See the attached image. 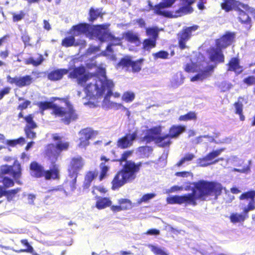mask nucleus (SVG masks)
<instances>
[{
    "mask_svg": "<svg viewBox=\"0 0 255 255\" xmlns=\"http://www.w3.org/2000/svg\"><path fill=\"white\" fill-rule=\"evenodd\" d=\"M69 78L75 79L78 85L84 86V91L90 99H96L101 98L107 91V96L112 95V90L114 86L113 81L101 79L97 74L86 73V68L83 66L75 67L69 73Z\"/></svg>",
    "mask_w": 255,
    "mask_h": 255,
    "instance_id": "obj_1",
    "label": "nucleus"
},
{
    "mask_svg": "<svg viewBox=\"0 0 255 255\" xmlns=\"http://www.w3.org/2000/svg\"><path fill=\"white\" fill-rule=\"evenodd\" d=\"M192 193L183 196L175 195L167 198V203L170 204L185 203L187 205L196 206V200H206L210 196L219 195L223 189L221 184L201 180L194 182Z\"/></svg>",
    "mask_w": 255,
    "mask_h": 255,
    "instance_id": "obj_2",
    "label": "nucleus"
},
{
    "mask_svg": "<svg viewBox=\"0 0 255 255\" xmlns=\"http://www.w3.org/2000/svg\"><path fill=\"white\" fill-rule=\"evenodd\" d=\"M22 169L20 163L15 160L12 165L4 164L0 166V175L2 177V180L0 182L2 186L0 185V198L4 196L8 201H11L16 194L21 190L20 188H16L10 190L7 188L14 185L15 182L18 184H21L20 179L22 176Z\"/></svg>",
    "mask_w": 255,
    "mask_h": 255,
    "instance_id": "obj_3",
    "label": "nucleus"
},
{
    "mask_svg": "<svg viewBox=\"0 0 255 255\" xmlns=\"http://www.w3.org/2000/svg\"><path fill=\"white\" fill-rule=\"evenodd\" d=\"M66 107L59 106L50 101L40 102L37 103L41 113L48 109H51V114L55 117L61 118V122L68 125L71 122L76 121L79 117L78 114L74 106L70 102L65 103Z\"/></svg>",
    "mask_w": 255,
    "mask_h": 255,
    "instance_id": "obj_4",
    "label": "nucleus"
},
{
    "mask_svg": "<svg viewBox=\"0 0 255 255\" xmlns=\"http://www.w3.org/2000/svg\"><path fill=\"white\" fill-rule=\"evenodd\" d=\"M235 34L232 32H226L221 38L216 41L217 48H212L210 52V59L213 61L222 62L224 56L221 49L229 46L234 41Z\"/></svg>",
    "mask_w": 255,
    "mask_h": 255,
    "instance_id": "obj_5",
    "label": "nucleus"
},
{
    "mask_svg": "<svg viewBox=\"0 0 255 255\" xmlns=\"http://www.w3.org/2000/svg\"><path fill=\"white\" fill-rule=\"evenodd\" d=\"M205 63H201L200 61L195 62L191 61V63H187L185 70L187 72H196L197 74L191 78L192 82H201L209 77L211 74V68L205 66Z\"/></svg>",
    "mask_w": 255,
    "mask_h": 255,
    "instance_id": "obj_6",
    "label": "nucleus"
},
{
    "mask_svg": "<svg viewBox=\"0 0 255 255\" xmlns=\"http://www.w3.org/2000/svg\"><path fill=\"white\" fill-rule=\"evenodd\" d=\"M114 161H119L120 164L125 162L123 168L115 175L111 182L112 189L116 190L123 186L128 181V151H124L120 158Z\"/></svg>",
    "mask_w": 255,
    "mask_h": 255,
    "instance_id": "obj_7",
    "label": "nucleus"
},
{
    "mask_svg": "<svg viewBox=\"0 0 255 255\" xmlns=\"http://www.w3.org/2000/svg\"><path fill=\"white\" fill-rule=\"evenodd\" d=\"M84 160L81 156L73 157L71 158L68 168V175L72 179L69 182L66 181V183H69L71 189L74 190L76 188V183L78 176V172L82 169L84 166Z\"/></svg>",
    "mask_w": 255,
    "mask_h": 255,
    "instance_id": "obj_8",
    "label": "nucleus"
},
{
    "mask_svg": "<svg viewBox=\"0 0 255 255\" xmlns=\"http://www.w3.org/2000/svg\"><path fill=\"white\" fill-rule=\"evenodd\" d=\"M176 0H164L162 2L155 5L153 9L155 12L158 14L166 15L165 12L162 11V9L170 7L175 2ZM183 2H185V6L180 8L178 13H188L192 11V8L190 5L194 2V0H182Z\"/></svg>",
    "mask_w": 255,
    "mask_h": 255,
    "instance_id": "obj_9",
    "label": "nucleus"
},
{
    "mask_svg": "<svg viewBox=\"0 0 255 255\" xmlns=\"http://www.w3.org/2000/svg\"><path fill=\"white\" fill-rule=\"evenodd\" d=\"M108 28V25L106 24H98L94 26V30L95 33L98 37L99 39L101 41H105L106 40V35L110 36V39L112 42L110 43L106 48V50L110 52H113L112 46L114 45H117L120 44V39L115 38L114 36L109 34L105 30Z\"/></svg>",
    "mask_w": 255,
    "mask_h": 255,
    "instance_id": "obj_10",
    "label": "nucleus"
},
{
    "mask_svg": "<svg viewBox=\"0 0 255 255\" xmlns=\"http://www.w3.org/2000/svg\"><path fill=\"white\" fill-rule=\"evenodd\" d=\"M255 191L248 192L243 194L240 196V199L242 200L240 208L243 210V212L245 214L255 208Z\"/></svg>",
    "mask_w": 255,
    "mask_h": 255,
    "instance_id": "obj_11",
    "label": "nucleus"
},
{
    "mask_svg": "<svg viewBox=\"0 0 255 255\" xmlns=\"http://www.w3.org/2000/svg\"><path fill=\"white\" fill-rule=\"evenodd\" d=\"M97 134V132L90 128H86L81 129L79 132V143L78 146L80 148H86L89 144V140L94 138Z\"/></svg>",
    "mask_w": 255,
    "mask_h": 255,
    "instance_id": "obj_12",
    "label": "nucleus"
},
{
    "mask_svg": "<svg viewBox=\"0 0 255 255\" xmlns=\"http://www.w3.org/2000/svg\"><path fill=\"white\" fill-rule=\"evenodd\" d=\"M224 150V148L213 150L205 157L198 159L197 160L198 165L201 167H206L218 162L219 159H216V158L219 156Z\"/></svg>",
    "mask_w": 255,
    "mask_h": 255,
    "instance_id": "obj_13",
    "label": "nucleus"
},
{
    "mask_svg": "<svg viewBox=\"0 0 255 255\" xmlns=\"http://www.w3.org/2000/svg\"><path fill=\"white\" fill-rule=\"evenodd\" d=\"M34 115L30 114L26 115L24 118V120L26 123L24 131L27 138L34 139L36 136V133L33 129L37 127V125L34 121Z\"/></svg>",
    "mask_w": 255,
    "mask_h": 255,
    "instance_id": "obj_14",
    "label": "nucleus"
},
{
    "mask_svg": "<svg viewBox=\"0 0 255 255\" xmlns=\"http://www.w3.org/2000/svg\"><path fill=\"white\" fill-rule=\"evenodd\" d=\"M7 82L10 84H14L16 87L22 88L30 85L33 82L32 77L29 75L23 76H15L11 77L10 75L6 76Z\"/></svg>",
    "mask_w": 255,
    "mask_h": 255,
    "instance_id": "obj_15",
    "label": "nucleus"
},
{
    "mask_svg": "<svg viewBox=\"0 0 255 255\" xmlns=\"http://www.w3.org/2000/svg\"><path fill=\"white\" fill-rule=\"evenodd\" d=\"M198 26L194 25L183 29L178 34V40L179 47L183 49L186 47V42L190 39L192 33L198 29Z\"/></svg>",
    "mask_w": 255,
    "mask_h": 255,
    "instance_id": "obj_16",
    "label": "nucleus"
},
{
    "mask_svg": "<svg viewBox=\"0 0 255 255\" xmlns=\"http://www.w3.org/2000/svg\"><path fill=\"white\" fill-rule=\"evenodd\" d=\"M44 156L51 163H56L60 153L54 143L46 145L44 150Z\"/></svg>",
    "mask_w": 255,
    "mask_h": 255,
    "instance_id": "obj_17",
    "label": "nucleus"
},
{
    "mask_svg": "<svg viewBox=\"0 0 255 255\" xmlns=\"http://www.w3.org/2000/svg\"><path fill=\"white\" fill-rule=\"evenodd\" d=\"M221 6L226 12L233 9L240 10L241 8L243 9L248 8V5L235 0H223V1L221 3Z\"/></svg>",
    "mask_w": 255,
    "mask_h": 255,
    "instance_id": "obj_18",
    "label": "nucleus"
},
{
    "mask_svg": "<svg viewBox=\"0 0 255 255\" xmlns=\"http://www.w3.org/2000/svg\"><path fill=\"white\" fill-rule=\"evenodd\" d=\"M52 165L48 170H44L43 177L46 180H58L60 178L59 165L56 163H51Z\"/></svg>",
    "mask_w": 255,
    "mask_h": 255,
    "instance_id": "obj_19",
    "label": "nucleus"
},
{
    "mask_svg": "<svg viewBox=\"0 0 255 255\" xmlns=\"http://www.w3.org/2000/svg\"><path fill=\"white\" fill-rule=\"evenodd\" d=\"M88 31V24L86 23H80L73 25L69 29L68 33L73 34L75 36H78L86 33Z\"/></svg>",
    "mask_w": 255,
    "mask_h": 255,
    "instance_id": "obj_20",
    "label": "nucleus"
},
{
    "mask_svg": "<svg viewBox=\"0 0 255 255\" xmlns=\"http://www.w3.org/2000/svg\"><path fill=\"white\" fill-rule=\"evenodd\" d=\"M68 72L67 69H55L48 73L47 77L51 81H59L63 78L64 75L68 74Z\"/></svg>",
    "mask_w": 255,
    "mask_h": 255,
    "instance_id": "obj_21",
    "label": "nucleus"
},
{
    "mask_svg": "<svg viewBox=\"0 0 255 255\" xmlns=\"http://www.w3.org/2000/svg\"><path fill=\"white\" fill-rule=\"evenodd\" d=\"M30 173L32 176L35 178L43 177L44 173V167L36 161H32L29 165Z\"/></svg>",
    "mask_w": 255,
    "mask_h": 255,
    "instance_id": "obj_22",
    "label": "nucleus"
},
{
    "mask_svg": "<svg viewBox=\"0 0 255 255\" xmlns=\"http://www.w3.org/2000/svg\"><path fill=\"white\" fill-rule=\"evenodd\" d=\"M141 44L139 34L134 31H128V49H133Z\"/></svg>",
    "mask_w": 255,
    "mask_h": 255,
    "instance_id": "obj_23",
    "label": "nucleus"
},
{
    "mask_svg": "<svg viewBox=\"0 0 255 255\" xmlns=\"http://www.w3.org/2000/svg\"><path fill=\"white\" fill-rule=\"evenodd\" d=\"M95 199L96 200L95 207L99 210L105 209L112 205V202L110 197H101L96 195Z\"/></svg>",
    "mask_w": 255,
    "mask_h": 255,
    "instance_id": "obj_24",
    "label": "nucleus"
},
{
    "mask_svg": "<svg viewBox=\"0 0 255 255\" xmlns=\"http://www.w3.org/2000/svg\"><path fill=\"white\" fill-rule=\"evenodd\" d=\"M184 77L181 72H177L171 76L170 79L169 86L176 89L184 83Z\"/></svg>",
    "mask_w": 255,
    "mask_h": 255,
    "instance_id": "obj_25",
    "label": "nucleus"
},
{
    "mask_svg": "<svg viewBox=\"0 0 255 255\" xmlns=\"http://www.w3.org/2000/svg\"><path fill=\"white\" fill-rule=\"evenodd\" d=\"M100 160L105 161L101 162L99 165L100 172L98 178L100 181H102L108 175V172L110 167L106 164V162L109 161L110 159L105 156L102 155L100 157Z\"/></svg>",
    "mask_w": 255,
    "mask_h": 255,
    "instance_id": "obj_26",
    "label": "nucleus"
},
{
    "mask_svg": "<svg viewBox=\"0 0 255 255\" xmlns=\"http://www.w3.org/2000/svg\"><path fill=\"white\" fill-rule=\"evenodd\" d=\"M140 166V164H135L133 162L128 161V182L135 178L139 170Z\"/></svg>",
    "mask_w": 255,
    "mask_h": 255,
    "instance_id": "obj_27",
    "label": "nucleus"
},
{
    "mask_svg": "<svg viewBox=\"0 0 255 255\" xmlns=\"http://www.w3.org/2000/svg\"><path fill=\"white\" fill-rule=\"evenodd\" d=\"M162 131V127L161 126H158L153 127L147 131V135H146L144 138V140L147 142H149L151 140L156 141L155 136L158 134H160Z\"/></svg>",
    "mask_w": 255,
    "mask_h": 255,
    "instance_id": "obj_28",
    "label": "nucleus"
},
{
    "mask_svg": "<svg viewBox=\"0 0 255 255\" xmlns=\"http://www.w3.org/2000/svg\"><path fill=\"white\" fill-rule=\"evenodd\" d=\"M102 8H94L93 7H91L89 11V21L90 22H93L98 17L102 18L104 15V13L102 12Z\"/></svg>",
    "mask_w": 255,
    "mask_h": 255,
    "instance_id": "obj_29",
    "label": "nucleus"
},
{
    "mask_svg": "<svg viewBox=\"0 0 255 255\" xmlns=\"http://www.w3.org/2000/svg\"><path fill=\"white\" fill-rule=\"evenodd\" d=\"M185 131V127L181 126H173L167 134L171 138H177L182 132Z\"/></svg>",
    "mask_w": 255,
    "mask_h": 255,
    "instance_id": "obj_30",
    "label": "nucleus"
},
{
    "mask_svg": "<svg viewBox=\"0 0 255 255\" xmlns=\"http://www.w3.org/2000/svg\"><path fill=\"white\" fill-rule=\"evenodd\" d=\"M98 172L96 171H88L85 177L84 182L83 184L84 189H88L92 182V181L97 176Z\"/></svg>",
    "mask_w": 255,
    "mask_h": 255,
    "instance_id": "obj_31",
    "label": "nucleus"
},
{
    "mask_svg": "<svg viewBox=\"0 0 255 255\" xmlns=\"http://www.w3.org/2000/svg\"><path fill=\"white\" fill-rule=\"evenodd\" d=\"M228 70L233 71L237 74L243 71V68L239 64V60L236 58H232L229 63Z\"/></svg>",
    "mask_w": 255,
    "mask_h": 255,
    "instance_id": "obj_32",
    "label": "nucleus"
},
{
    "mask_svg": "<svg viewBox=\"0 0 255 255\" xmlns=\"http://www.w3.org/2000/svg\"><path fill=\"white\" fill-rule=\"evenodd\" d=\"M37 57L34 59L32 57H30L24 61L26 65H32L34 67H37L42 64L44 61L43 55L41 54H37Z\"/></svg>",
    "mask_w": 255,
    "mask_h": 255,
    "instance_id": "obj_33",
    "label": "nucleus"
},
{
    "mask_svg": "<svg viewBox=\"0 0 255 255\" xmlns=\"http://www.w3.org/2000/svg\"><path fill=\"white\" fill-rule=\"evenodd\" d=\"M119 205L111 206V210L114 212H118L126 210L128 207V199H121L118 201Z\"/></svg>",
    "mask_w": 255,
    "mask_h": 255,
    "instance_id": "obj_34",
    "label": "nucleus"
},
{
    "mask_svg": "<svg viewBox=\"0 0 255 255\" xmlns=\"http://www.w3.org/2000/svg\"><path fill=\"white\" fill-rule=\"evenodd\" d=\"M170 137L167 134L164 136L157 137L155 142L159 146H168L171 144Z\"/></svg>",
    "mask_w": 255,
    "mask_h": 255,
    "instance_id": "obj_35",
    "label": "nucleus"
},
{
    "mask_svg": "<svg viewBox=\"0 0 255 255\" xmlns=\"http://www.w3.org/2000/svg\"><path fill=\"white\" fill-rule=\"evenodd\" d=\"M20 243L22 245L26 247V249H20L18 250H13L14 252L16 253H30L33 254L35 252L34 251V249L33 247L29 244L27 239H22L20 240Z\"/></svg>",
    "mask_w": 255,
    "mask_h": 255,
    "instance_id": "obj_36",
    "label": "nucleus"
},
{
    "mask_svg": "<svg viewBox=\"0 0 255 255\" xmlns=\"http://www.w3.org/2000/svg\"><path fill=\"white\" fill-rule=\"evenodd\" d=\"M61 45L65 47H69L76 45L75 36L71 34L70 36L65 37L61 41Z\"/></svg>",
    "mask_w": 255,
    "mask_h": 255,
    "instance_id": "obj_37",
    "label": "nucleus"
},
{
    "mask_svg": "<svg viewBox=\"0 0 255 255\" xmlns=\"http://www.w3.org/2000/svg\"><path fill=\"white\" fill-rule=\"evenodd\" d=\"M142 60H139L135 61H132L128 58V67L130 66L133 72H138L141 68Z\"/></svg>",
    "mask_w": 255,
    "mask_h": 255,
    "instance_id": "obj_38",
    "label": "nucleus"
},
{
    "mask_svg": "<svg viewBox=\"0 0 255 255\" xmlns=\"http://www.w3.org/2000/svg\"><path fill=\"white\" fill-rule=\"evenodd\" d=\"M156 40L147 38L143 40L142 43L143 49L148 50L155 47Z\"/></svg>",
    "mask_w": 255,
    "mask_h": 255,
    "instance_id": "obj_39",
    "label": "nucleus"
},
{
    "mask_svg": "<svg viewBox=\"0 0 255 255\" xmlns=\"http://www.w3.org/2000/svg\"><path fill=\"white\" fill-rule=\"evenodd\" d=\"M246 215L238 214V213H233L230 217V220L233 223H237L241 222H243L247 218Z\"/></svg>",
    "mask_w": 255,
    "mask_h": 255,
    "instance_id": "obj_40",
    "label": "nucleus"
},
{
    "mask_svg": "<svg viewBox=\"0 0 255 255\" xmlns=\"http://www.w3.org/2000/svg\"><path fill=\"white\" fill-rule=\"evenodd\" d=\"M147 246L151 251L155 255H168L163 249L157 246L148 245Z\"/></svg>",
    "mask_w": 255,
    "mask_h": 255,
    "instance_id": "obj_41",
    "label": "nucleus"
},
{
    "mask_svg": "<svg viewBox=\"0 0 255 255\" xmlns=\"http://www.w3.org/2000/svg\"><path fill=\"white\" fill-rule=\"evenodd\" d=\"M159 29L157 27L147 28L146 29V35L150 36V39L157 40L158 36Z\"/></svg>",
    "mask_w": 255,
    "mask_h": 255,
    "instance_id": "obj_42",
    "label": "nucleus"
},
{
    "mask_svg": "<svg viewBox=\"0 0 255 255\" xmlns=\"http://www.w3.org/2000/svg\"><path fill=\"white\" fill-rule=\"evenodd\" d=\"M55 145L57 150L59 151V153H61L62 151H66L69 149L70 143L68 141H59Z\"/></svg>",
    "mask_w": 255,
    "mask_h": 255,
    "instance_id": "obj_43",
    "label": "nucleus"
},
{
    "mask_svg": "<svg viewBox=\"0 0 255 255\" xmlns=\"http://www.w3.org/2000/svg\"><path fill=\"white\" fill-rule=\"evenodd\" d=\"M239 10V19L240 21L245 23L249 24L248 28L251 27L250 23H251V18L249 17V15H247L243 10Z\"/></svg>",
    "mask_w": 255,
    "mask_h": 255,
    "instance_id": "obj_44",
    "label": "nucleus"
},
{
    "mask_svg": "<svg viewBox=\"0 0 255 255\" xmlns=\"http://www.w3.org/2000/svg\"><path fill=\"white\" fill-rule=\"evenodd\" d=\"M196 114L195 112H190L185 115L180 116L179 120L180 121H188L196 120Z\"/></svg>",
    "mask_w": 255,
    "mask_h": 255,
    "instance_id": "obj_45",
    "label": "nucleus"
},
{
    "mask_svg": "<svg viewBox=\"0 0 255 255\" xmlns=\"http://www.w3.org/2000/svg\"><path fill=\"white\" fill-rule=\"evenodd\" d=\"M235 108V113L239 115L241 121H243L245 120V116L242 114L243 105L241 103L237 102L234 104Z\"/></svg>",
    "mask_w": 255,
    "mask_h": 255,
    "instance_id": "obj_46",
    "label": "nucleus"
},
{
    "mask_svg": "<svg viewBox=\"0 0 255 255\" xmlns=\"http://www.w3.org/2000/svg\"><path fill=\"white\" fill-rule=\"evenodd\" d=\"M118 145L121 148H126L128 147V134L118 140Z\"/></svg>",
    "mask_w": 255,
    "mask_h": 255,
    "instance_id": "obj_47",
    "label": "nucleus"
},
{
    "mask_svg": "<svg viewBox=\"0 0 255 255\" xmlns=\"http://www.w3.org/2000/svg\"><path fill=\"white\" fill-rule=\"evenodd\" d=\"M195 157V155L192 153H188L185 155V156L182 158L180 161L177 163V165L178 166H181L183 164H184L186 161H189L192 160Z\"/></svg>",
    "mask_w": 255,
    "mask_h": 255,
    "instance_id": "obj_48",
    "label": "nucleus"
},
{
    "mask_svg": "<svg viewBox=\"0 0 255 255\" xmlns=\"http://www.w3.org/2000/svg\"><path fill=\"white\" fill-rule=\"evenodd\" d=\"M25 12L21 10L18 13H12V21L14 22L19 21L22 20L25 16Z\"/></svg>",
    "mask_w": 255,
    "mask_h": 255,
    "instance_id": "obj_49",
    "label": "nucleus"
},
{
    "mask_svg": "<svg viewBox=\"0 0 255 255\" xmlns=\"http://www.w3.org/2000/svg\"><path fill=\"white\" fill-rule=\"evenodd\" d=\"M21 39L23 42L25 47L31 46V44L30 43V36L26 32L22 33Z\"/></svg>",
    "mask_w": 255,
    "mask_h": 255,
    "instance_id": "obj_50",
    "label": "nucleus"
},
{
    "mask_svg": "<svg viewBox=\"0 0 255 255\" xmlns=\"http://www.w3.org/2000/svg\"><path fill=\"white\" fill-rule=\"evenodd\" d=\"M168 53L165 51H161L153 54V56L155 59H167L168 57Z\"/></svg>",
    "mask_w": 255,
    "mask_h": 255,
    "instance_id": "obj_51",
    "label": "nucleus"
},
{
    "mask_svg": "<svg viewBox=\"0 0 255 255\" xmlns=\"http://www.w3.org/2000/svg\"><path fill=\"white\" fill-rule=\"evenodd\" d=\"M204 138H208L209 142H212L214 140V138L212 136L209 135L200 136L196 137L193 141L195 144H199L204 141Z\"/></svg>",
    "mask_w": 255,
    "mask_h": 255,
    "instance_id": "obj_52",
    "label": "nucleus"
},
{
    "mask_svg": "<svg viewBox=\"0 0 255 255\" xmlns=\"http://www.w3.org/2000/svg\"><path fill=\"white\" fill-rule=\"evenodd\" d=\"M136 24L140 27H144L145 25V23L144 20L143 19H142V18L137 19H135V20H132L130 22L129 25H135Z\"/></svg>",
    "mask_w": 255,
    "mask_h": 255,
    "instance_id": "obj_53",
    "label": "nucleus"
},
{
    "mask_svg": "<svg viewBox=\"0 0 255 255\" xmlns=\"http://www.w3.org/2000/svg\"><path fill=\"white\" fill-rule=\"evenodd\" d=\"M96 191L100 192L102 194H105L107 192V190L103 187L94 186L93 187L92 193L93 195H94L95 196H96V195H97V194L96 192Z\"/></svg>",
    "mask_w": 255,
    "mask_h": 255,
    "instance_id": "obj_54",
    "label": "nucleus"
},
{
    "mask_svg": "<svg viewBox=\"0 0 255 255\" xmlns=\"http://www.w3.org/2000/svg\"><path fill=\"white\" fill-rule=\"evenodd\" d=\"M155 196H156V194L155 193H150V194H145L140 199V201H139V203H141L142 202H146L148 200L153 198L154 197H155Z\"/></svg>",
    "mask_w": 255,
    "mask_h": 255,
    "instance_id": "obj_55",
    "label": "nucleus"
},
{
    "mask_svg": "<svg viewBox=\"0 0 255 255\" xmlns=\"http://www.w3.org/2000/svg\"><path fill=\"white\" fill-rule=\"evenodd\" d=\"M30 101L28 100H25L23 103L20 104L17 107V109L20 110V111H22L23 110H25L28 108V107L30 105Z\"/></svg>",
    "mask_w": 255,
    "mask_h": 255,
    "instance_id": "obj_56",
    "label": "nucleus"
},
{
    "mask_svg": "<svg viewBox=\"0 0 255 255\" xmlns=\"http://www.w3.org/2000/svg\"><path fill=\"white\" fill-rule=\"evenodd\" d=\"M11 88L9 87H5L0 90V100H1L3 97L10 93Z\"/></svg>",
    "mask_w": 255,
    "mask_h": 255,
    "instance_id": "obj_57",
    "label": "nucleus"
},
{
    "mask_svg": "<svg viewBox=\"0 0 255 255\" xmlns=\"http://www.w3.org/2000/svg\"><path fill=\"white\" fill-rule=\"evenodd\" d=\"M182 186H174L171 187L170 189L166 190V193L168 194L169 193L175 192L177 191H180L183 190Z\"/></svg>",
    "mask_w": 255,
    "mask_h": 255,
    "instance_id": "obj_58",
    "label": "nucleus"
},
{
    "mask_svg": "<svg viewBox=\"0 0 255 255\" xmlns=\"http://www.w3.org/2000/svg\"><path fill=\"white\" fill-rule=\"evenodd\" d=\"M250 170V167L249 166H244L243 168L238 169L234 168L232 169V171H237L241 173H247Z\"/></svg>",
    "mask_w": 255,
    "mask_h": 255,
    "instance_id": "obj_59",
    "label": "nucleus"
},
{
    "mask_svg": "<svg viewBox=\"0 0 255 255\" xmlns=\"http://www.w3.org/2000/svg\"><path fill=\"white\" fill-rule=\"evenodd\" d=\"M244 82L248 85L254 84H255V77H249L244 80Z\"/></svg>",
    "mask_w": 255,
    "mask_h": 255,
    "instance_id": "obj_60",
    "label": "nucleus"
},
{
    "mask_svg": "<svg viewBox=\"0 0 255 255\" xmlns=\"http://www.w3.org/2000/svg\"><path fill=\"white\" fill-rule=\"evenodd\" d=\"M120 66H128V58H123L120 60V61L117 64V67Z\"/></svg>",
    "mask_w": 255,
    "mask_h": 255,
    "instance_id": "obj_61",
    "label": "nucleus"
},
{
    "mask_svg": "<svg viewBox=\"0 0 255 255\" xmlns=\"http://www.w3.org/2000/svg\"><path fill=\"white\" fill-rule=\"evenodd\" d=\"M190 175V173L189 172L184 171V172H178L175 173V175L177 176L180 177H187Z\"/></svg>",
    "mask_w": 255,
    "mask_h": 255,
    "instance_id": "obj_62",
    "label": "nucleus"
},
{
    "mask_svg": "<svg viewBox=\"0 0 255 255\" xmlns=\"http://www.w3.org/2000/svg\"><path fill=\"white\" fill-rule=\"evenodd\" d=\"M9 55V52L8 50H5L4 51H2L0 52V57L2 59L6 58Z\"/></svg>",
    "mask_w": 255,
    "mask_h": 255,
    "instance_id": "obj_63",
    "label": "nucleus"
},
{
    "mask_svg": "<svg viewBox=\"0 0 255 255\" xmlns=\"http://www.w3.org/2000/svg\"><path fill=\"white\" fill-rule=\"evenodd\" d=\"M239 160L237 156H232L230 158L227 159V162H229L231 161L235 166H238L237 164L236 163Z\"/></svg>",
    "mask_w": 255,
    "mask_h": 255,
    "instance_id": "obj_64",
    "label": "nucleus"
}]
</instances>
